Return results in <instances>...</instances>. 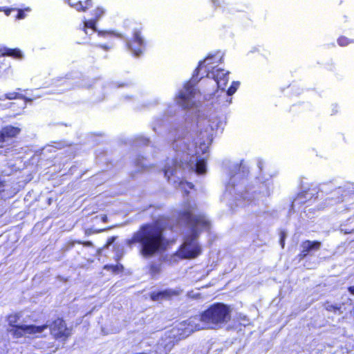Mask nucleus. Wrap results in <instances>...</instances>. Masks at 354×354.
<instances>
[{
    "label": "nucleus",
    "mask_w": 354,
    "mask_h": 354,
    "mask_svg": "<svg viewBox=\"0 0 354 354\" xmlns=\"http://www.w3.org/2000/svg\"><path fill=\"white\" fill-rule=\"evenodd\" d=\"M183 209L177 213L178 221L189 226V231L185 236V242L180 246L178 255L182 259H192L198 257L202 252L201 246L194 243L202 232H210L212 222L203 213L194 214L196 205L186 201L182 205Z\"/></svg>",
    "instance_id": "nucleus-1"
},
{
    "label": "nucleus",
    "mask_w": 354,
    "mask_h": 354,
    "mask_svg": "<svg viewBox=\"0 0 354 354\" xmlns=\"http://www.w3.org/2000/svg\"><path fill=\"white\" fill-rule=\"evenodd\" d=\"M20 315L17 313L7 315L8 322L7 333L10 334L14 339H20L26 335H35L41 333L47 328H49L52 337L58 342H65L71 336V328L67 326L66 321L62 317H57L48 325L42 324L36 326L34 324H19Z\"/></svg>",
    "instance_id": "nucleus-2"
},
{
    "label": "nucleus",
    "mask_w": 354,
    "mask_h": 354,
    "mask_svg": "<svg viewBox=\"0 0 354 354\" xmlns=\"http://www.w3.org/2000/svg\"><path fill=\"white\" fill-rule=\"evenodd\" d=\"M164 230L157 221L144 223L130 239L126 240V244L131 248L138 243L140 253L143 257H152L166 248L167 240Z\"/></svg>",
    "instance_id": "nucleus-3"
},
{
    "label": "nucleus",
    "mask_w": 354,
    "mask_h": 354,
    "mask_svg": "<svg viewBox=\"0 0 354 354\" xmlns=\"http://www.w3.org/2000/svg\"><path fill=\"white\" fill-rule=\"evenodd\" d=\"M231 319L230 306L221 302L211 304L199 315V320L207 328H221Z\"/></svg>",
    "instance_id": "nucleus-4"
},
{
    "label": "nucleus",
    "mask_w": 354,
    "mask_h": 354,
    "mask_svg": "<svg viewBox=\"0 0 354 354\" xmlns=\"http://www.w3.org/2000/svg\"><path fill=\"white\" fill-rule=\"evenodd\" d=\"M21 132L19 127L6 125L0 129V149L6 147V151H11L15 148L13 142L6 144L9 140L16 138Z\"/></svg>",
    "instance_id": "nucleus-5"
},
{
    "label": "nucleus",
    "mask_w": 354,
    "mask_h": 354,
    "mask_svg": "<svg viewBox=\"0 0 354 354\" xmlns=\"http://www.w3.org/2000/svg\"><path fill=\"white\" fill-rule=\"evenodd\" d=\"M127 47L136 56L142 53L145 48V44L140 30H133L131 39L127 42Z\"/></svg>",
    "instance_id": "nucleus-6"
},
{
    "label": "nucleus",
    "mask_w": 354,
    "mask_h": 354,
    "mask_svg": "<svg viewBox=\"0 0 354 354\" xmlns=\"http://www.w3.org/2000/svg\"><path fill=\"white\" fill-rule=\"evenodd\" d=\"M300 247V252L297 256L299 261L304 260L307 257L312 256L314 252L319 250L322 243L317 240H304L301 243Z\"/></svg>",
    "instance_id": "nucleus-7"
},
{
    "label": "nucleus",
    "mask_w": 354,
    "mask_h": 354,
    "mask_svg": "<svg viewBox=\"0 0 354 354\" xmlns=\"http://www.w3.org/2000/svg\"><path fill=\"white\" fill-rule=\"evenodd\" d=\"M180 289L167 288L159 291H152L149 293V298L153 301L160 302L163 300H171L180 296L182 293Z\"/></svg>",
    "instance_id": "nucleus-8"
},
{
    "label": "nucleus",
    "mask_w": 354,
    "mask_h": 354,
    "mask_svg": "<svg viewBox=\"0 0 354 354\" xmlns=\"http://www.w3.org/2000/svg\"><path fill=\"white\" fill-rule=\"evenodd\" d=\"M184 89V92H180L178 93L177 96V102L183 109H188L192 107L194 104V102L189 104V101L194 97L196 90L193 85H192L189 82H187L185 84Z\"/></svg>",
    "instance_id": "nucleus-9"
},
{
    "label": "nucleus",
    "mask_w": 354,
    "mask_h": 354,
    "mask_svg": "<svg viewBox=\"0 0 354 354\" xmlns=\"http://www.w3.org/2000/svg\"><path fill=\"white\" fill-rule=\"evenodd\" d=\"M212 73L213 78L217 84L218 88L224 89L228 82V72H225L222 68H214Z\"/></svg>",
    "instance_id": "nucleus-10"
},
{
    "label": "nucleus",
    "mask_w": 354,
    "mask_h": 354,
    "mask_svg": "<svg viewBox=\"0 0 354 354\" xmlns=\"http://www.w3.org/2000/svg\"><path fill=\"white\" fill-rule=\"evenodd\" d=\"M10 57L13 59H20L23 57V53L18 48H10L0 45V57Z\"/></svg>",
    "instance_id": "nucleus-11"
},
{
    "label": "nucleus",
    "mask_w": 354,
    "mask_h": 354,
    "mask_svg": "<svg viewBox=\"0 0 354 354\" xmlns=\"http://www.w3.org/2000/svg\"><path fill=\"white\" fill-rule=\"evenodd\" d=\"M69 5L78 12H86L92 7V0H68Z\"/></svg>",
    "instance_id": "nucleus-12"
},
{
    "label": "nucleus",
    "mask_w": 354,
    "mask_h": 354,
    "mask_svg": "<svg viewBox=\"0 0 354 354\" xmlns=\"http://www.w3.org/2000/svg\"><path fill=\"white\" fill-rule=\"evenodd\" d=\"M22 89L17 88V91H10L5 93L3 96V99L5 100H22L25 102L29 101L30 100L21 93Z\"/></svg>",
    "instance_id": "nucleus-13"
},
{
    "label": "nucleus",
    "mask_w": 354,
    "mask_h": 354,
    "mask_svg": "<svg viewBox=\"0 0 354 354\" xmlns=\"http://www.w3.org/2000/svg\"><path fill=\"white\" fill-rule=\"evenodd\" d=\"M340 230L344 234L354 233V214L346 219L344 223L341 224Z\"/></svg>",
    "instance_id": "nucleus-14"
},
{
    "label": "nucleus",
    "mask_w": 354,
    "mask_h": 354,
    "mask_svg": "<svg viewBox=\"0 0 354 354\" xmlns=\"http://www.w3.org/2000/svg\"><path fill=\"white\" fill-rule=\"evenodd\" d=\"M324 308L328 312H333V313H342V306L340 304H333L329 301H326L323 304Z\"/></svg>",
    "instance_id": "nucleus-15"
},
{
    "label": "nucleus",
    "mask_w": 354,
    "mask_h": 354,
    "mask_svg": "<svg viewBox=\"0 0 354 354\" xmlns=\"http://www.w3.org/2000/svg\"><path fill=\"white\" fill-rule=\"evenodd\" d=\"M103 270L111 271L113 274H117L124 271V266L121 263L116 265L106 264L103 266Z\"/></svg>",
    "instance_id": "nucleus-16"
},
{
    "label": "nucleus",
    "mask_w": 354,
    "mask_h": 354,
    "mask_svg": "<svg viewBox=\"0 0 354 354\" xmlns=\"http://www.w3.org/2000/svg\"><path fill=\"white\" fill-rule=\"evenodd\" d=\"M97 22L93 19H91L89 20H84V25L82 28V30L86 34L87 33V29L90 28L93 30L94 31H97Z\"/></svg>",
    "instance_id": "nucleus-17"
},
{
    "label": "nucleus",
    "mask_w": 354,
    "mask_h": 354,
    "mask_svg": "<svg viewBox=\"0 0 354 354\" xmlns=\"http://www.w3.org/2000/svg\"><path fill=\"white\" fill-rule=\"evenodd\" d=\"M195 171L198 174H203L206 172V162L203 158L196 161L195 164Z\"/></svg>",
    "instance_id": "nucleus-18"
},
{
    "label": "nucleus",
    "mask_w": 354,
    "mask_h": 354,
    "mask_svg": "<svg viewBox=\"0 0 354 354\" xmlns=\"http://www.w3.org/2000/svg\"><path fill=\"white\" fill-rule=\"evenodd\" d=\"M104 12L105 10L102 7H96L91 12V15L93 16L92 19L97 21L104 15Z\"/></svg>",
    "instance_id": "nucleus-19"
},
{
    "label": "nucleus",
    "mask_w": 354,
    "mask_h": 354,
    "mask_svg": "<svg viewBox=\"0 0 354 354\" xmlns=\"http://www.w3.org/2000/svg\"><path fill=\"white\" fill-rule=\"evenodd\" d=\"M337 42L339 46L344 47L351 44H353L354 39H351L344 35H341L337 38Z\"/></svg>",
    "instance_id": "nucleus-20"
},
{
    "label": "nucleus",
    "mask_w": 354,
    "mask_h": 354,
    "mask_svg": "<svg viewBox=\"0 0 354 354\" xmlns=\"http://www.w3.org/2000/svg\"><path fill=\"white\" fill-rule=\"evenodd\" d=\"M204 133L205 134H203L202 130L197 131V138L201 140L200 145H205V141L210 139V134L207 129L205 130Z\"/></svg>",
    "instance_id": "nucleus-21"
},
{
    "label": "nucleus",
    "mask_w": 354,
    "mask_h": 354,
    "mask_svg": "<svg viewBox=\"0 0 354 354\" xmlns=\"http://www.w3.org/2000/svg\"><path fill=\"white\" fill-rule=\"evenodd\" d=\"M240 85V83L238 81H234L231 86L228 88V89L227 90V94L228 95H233L236 91V90L238 89L239 86Z\"/></svg>",
    "instance_id": "nucleus-22"
},
{
    "label": "nucleus",
    "mask_w": 354,
    "mask_h": 354,
    "mask_svg": "<svg viewBox=\"0 0 354 354\" xmlns=\"http://www.w3.org/2000/svg\"><path fill=\"white\" fill-rule=\"evenodd\" d=\"M149 272L152 275L159 274L160 272V267L157 264H151L149 267Z\"/></svg>",
    "instance_id": "nucleus-23"
},
{
    "label": "nucleus",
    "mask_w": 354,
    "mask_h": 354,
    "mask_svg": "<svg viewBox=\"0 0 354 354\" xmlns=\"http://www.w3.org/2000/svg\"><path fill=\"white\" fill-rule=\"evenodd\" d=\"M15 11L17 12V15L16 16L17 19H22L26 17L24 10L16 8Z\"/></svg>",
    "instance_id": "nucleus-24"
},
{
    "label": "nucleus",
    "mask_w": 354,
    "mask_h": 354,
    "mask_svg": "<svg viewBox=\"0 0 354 354\" xmlns=\"http://www.w3.org/2000/svg\"><path fill=\"white\" fill-rule=\"evenodd\" d=\"M6 182L0 176V195L6 191Z\"/></svg>",
    "instance_id": "nucleus-25"
},
{
    "label": "nucleus",
    "mask_w": 354,
    "mask_h": 354,
    "mask_svg": "<svg viewBox=\"0 0 354 354\" xmlns=\"http://www.w3.org/2000/svg\"><path fill=\"white\" fill-rule=\"evenodd\" d=\"M193 164L194 162L191 160L189 161L182 162L183 167L187 169H193Z\"/></svg>",
    "instance_id": "nucleus-26"
},
{
    "label": "nucleus",
    "mask_w": 354,
    "mask_h": 354,
    "mask_svg": "<svg viewBox=\"0 0 354 354\" xmlns=\"http://www.w3.org/2000/svg\"><path fill=\"white\" fill-rule=\"evenodd\" d=\"M116 239V236H111L106 240V243L104 245V248H108L110 245H111Z\"/></svg>",
    "instance_id": "nucleus-27"
},
{
    "label": "nucleus",
    "mask_w": 354,
    "mask_h": 354,
    "mask_svg": "<svg viewBox=\"0 0 354 354\" xmlns=\"http://www.w3.org/2000/svg\"><path fill=\"white\" fill-rule=\"evenodd\" d=\"M16 8H5L2 10L4 12L6 15L9 16L12 11H15Z\"/></svg>",
    "instance_id": "nucleus-28"
},
{
    "label": "nucleus",
    "mask_w": 354,
    "mask_h": 354,
    "mask_svg": "<svg viewBox=\"0 0 354 354\" xmlns=\"http://www.w3.org/2000/svg\"><path fill=\"white\" fill-rule=\"evenodd\" d=\"M97 46L106 51L111 48V46H108L106 44H99Z\"/></svg>",
    "instance_id": "nucleus-29"
},
{
    "label": "nucleus",
    "mask_w": 354,
    "mask_h": 354,
    "mask_svg": "<svg viewBox=\"0 0 354 354\" xmlns=\"http://www.w3.org/2000/svg\"><path fill=\"white\" fill-rule=\"evenodd\" d=\"M97 35L101 37H106L109 35V32L107 31H97Z\"/></svg>",
    "instance_id": "nucleus-30"
},
{
    "label": "nucleus",
    "mask_w": 354,
    "mask_h": 354,
    "mask_svg": "<svg viewBox=\"0 0 354 354\" xmlns=\"http://www.w3.org/2000/svg\"><path fill=\"white\" fill-rule=\"evenodd\" d=\"M78 243H80V244H82L84 246L90 247V246L93 245V244H92V243L91 241H79Z\"/></svg>",
    "instance_id": "nucleus-31"
},
{
    "label": "nucleus",
    "mask_w": 354,
    "mask_h": 354,
    "mask_svg": "<svg viewBox=\"0 0 354 354\" xmlns=\"http://www.w3.org/2000/svg\"><path fill=\"white\" fill-rule=\"evenodd\" d=\"M198 73H199V66L194 70L192 77H197V76L198 75Z\"/></svg>",
    "instance_id": "nucleus-32"
},
{
    "label": "nucleus",
    "mask_w": 354,
    "mask_h": 354,
    "mask_svg": "<svg viewBox=\"0 0 354 354\" xmlns=\"http://www.w3.org/2000/svg\"><path fill=\"white\" fill-rule=\"evenodd\" d=\"M348 290L351 295H354V286H349Z\"/></svg>",
    "instance_id": "nucleus-33"
},
{
    "label": "nucleus",
    "mask_w": 354,
    "mask_h": 354,
    "mask_svg": "<svg viewBox=\"0 0 354 354\" xmlns=\"http://www.w3.org/2000/svg\"><path fill=\"white\" fill-rule=\"evenodd\" d=\"M284 239H285V236H284V234H283L281 236V243L282 248L284 247V244H285V240Z\"/></svg>",
    "instance_id": "nucleus-34"
},
{
    "label": "nucleus",
    "mask_w": 354,
    "mask_h": 354,
    "mask_svg": "<svg viewBox=\"0 0 354 354\" xmlns=\"http://www.w3.org/2000/svg\"><path fill=\"white\" fill-rule=\"evenodd\" d=\"M120 257L118 256V257L115 258V260H116V261H119V260H120Z\"/></svg>",
    "instance_id": "nucleus-35"
},
{
    "label": "nucleus",
    "mask_w": 354,
    "mask_h": 354,
    "mask_svg": "<svg viewBox=\"0 0 354 354\" xmlns=\"http://www.w3.org/2000/svg\"><path fill=\"white\" fill-rule=\"evenodd\" d=\"M120 257L118 256V257L115 258V260H116V261H119V260H120Z\"/></svg>",
    "instance_id": "nucleus-36"
},
{
    "label": "nucleus",
    "mask_w": 354,
    "mask_h": 354,
    "mask_svg": "<svg viewBox=\"0 0 354 354\" xmlns=\"http://www.w3.org/2000/svg\"><path fill=\"white\" fill-rule=\"evenodd\" d=\"M1 10V9L0 8V11Z\"/></svg>",
    "instance_id": "nucleus-37"
}]
</instances>
